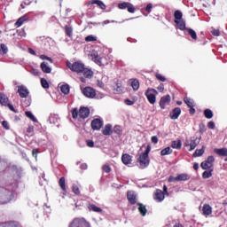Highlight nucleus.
Wrapping results in <instances>:
<instances>
[{"mask_svg":"<svg viewBox=\"0 0 227 227\" xmlns=\"http://www.w3.org/2000/svg\"><path fill=\"white\" fill-rule=\"evenodd\" d=\"M151 150L152 147L150 145H147L145 153H143L137 159L140 169H145V168H148V166L150 165V158L148 157V155L150 154Z\"/></svg>","mask_w":227,"mask_h":227,"instance_id":"obj_1","label":"nucleus"},{"mask_svg":"<svg viewBox=\"0 0 227 227\" xmlns=\"http://www.w3.org/2000/svg\"><path fill=\"white\" fill-rule=\"evenodd\" d=\"M67 68L70 69L71 72H75L76 74H82L84 72V63L81 61H76L72 64V62L67 61Z\"/></svg>","mask_w":227,"mask_h":227,"instance_id":"obj_2","label":"nucleus"},{"mask_svg":"<svg viewBox=\"0 0 227 227\" xmlns=\"http://www.w3.org/2000/svg\"><path fill=\"white\" fill-rule=\"evenodd\" d=\"M166 196H169V192H168V186L164 184L163 191L160 189H157L154 192L153 200H155V201H158V203H160L164 201V199L166 198Z\"/></svg>","mask_w":227,"mask_h":227,"instance_id":"obj_3","label":"nucleus"},{"mask_svg":"<svg viewBox=\"0 0 227 227\" xmlns=\"http://www.w3.org/2000/svg\"><path fill=\"white\" fill-rule=\"evenodd\" d=\"M68 227H91V224L84 217H75L69 223Z\"/></svg>","mask_w":227,"mask_h":227,"instance_id":"obj_4","label":"nucleus"},{"mask_svg":"<svg viewBox=\"0 0 227 227\" xmlns=\"http://www.w3.org/2000/svg\"><path fill=\"white\" fill-rule=\"evenodd\" d=\"M90 58L92 61H94V63H96V65H98L99 67H106V65H107V59L100 57V55H98V52L97 51H93L90 54Z\"/></svg>","mask_w":227,"mask_h":227,"instance_id":"obj_5","label":"nucleus"},{"mask_svg":"<svg viewBox=\"0 0 227 227\" xmlns=\"http://www.w3.org/2000/svg\"><path fill=\"white\" fill-rule=\"evenodd\" d=\"M214 162H215L214 156H208L206 160L201 162L200 168L202 169H212L214 168Z\"/></svg>","mask_w":227,"mask_h":227,"instance_id":"obj_6","label":"nucleus"},{"mask_svg":"<svg viewBox=\"0 0 227 227\" xmlns=\"http://www.w3.org/2000/svg\"><path fill=\"white\" fill-rule=\"evenodd\" d=\"M8 102V97H6L4 93H0V104H2V106H7V107H9L10 111H12V113H17V110L15 109V107H13V105Z\"/></svg>","mask_w":227,"mask_h":227,"instance_id":"obj_7","label":"nucleus"},{"mask_svg":"<svg viewBox=\"0 0 227 227\" xmlns=\"http://www.w3.org/2000/svg\"><path fill=\"white\" fill-rule=\"evenodd\" d=\"M157 93V90H155V89H148L145 91V97L148 100L149 103H151L152 105L155 104V102H157V97H155V94Z\"/></svg>","mask_w":227,"mask_h":227,"instance_id":"obj_8","label":"nucleus"},{"mask_svg":"<svg viewBox=\"0 0 227 227\" xmlns=\"http://www.w3.org/2000/svg\"><path fill=\"white\" fill-rule=\"evenodd\" d=\"M118 8L120 10H127L129 13H136V7H134V4L129 2H123L121 4H118Z\"/></svg>","mask_w":227,"mask_h":227,"instance_id":"obj_9","label":"nucleus"},{"mask_svg":"<svg viewBox=\"0 0 227 227\" xmlns=\"http://www.w3.org/2000/svg\"><path fill=\"white\" fill-rule=\"evenodd\" d=\"M82 94L87 98H95L97 97V90L91 87H85L82 90Z\"/></svg>","mask_w":227,"mask_h":227,"instance_id":"obj_10","label":"nucleus"},{"mask_svg":"<svg viewBox=\"0 0 227 227\" xmlns=\"http://www.w3.org/2000/svg\"><path fill=\"white\" fill-rule=\"evenodd\" d=\"M198 145H200V138L198 137L192 138L190 143H189V140H186L185 142V146H190V150H189L190 152H192V150H195Z\"/></svg>","mask_w":227,"mask_h":227,"instance_id":"obj_11","label":"nucleus"},{"mask_svg":"<svg viewBox=\"0 0 227 227\" xmlns=\"http://www.w3.org/2000/svg\"><path fill=\"white\" fill-rule=\"evenodd\" d=\"M169 104H171V96L166 95L161 97L160 100V109H166V106H169Z\"/></svg>","mask_w":227,"mask_h":227,"instance_id":"obj_12","label":"nucleus"},{"mask_svg":"<svg viewBox=\"0 0 227 227\" xmlns=\"http://www.w3.org/2000/svg\"><path fill=\"white\" fill-rule=\"evenodd\" d=\"M18 93L20 98H27L29 97V90L26 86H18Z\"/></svg>","mask_w":227,"mask_h":227,"instance_id":"obj_13","label":"nucleus"},{"mask_svg":"<svg viewBox=\"0 0 227 227\" xmlns=\"http://www.w3.org/2000/svg\"><path fill=\"white\" fill-rule=\"evenodd\" d=\"M91 129L92 130H100L104 126V121L100 119H94L91 121Z\"/></svg>","mask_w":227,"mask_h":227,"instance_id":"obj_14","label":"nucleus"},{"mask_svg":"<svg viewBox=\"0 0 227 227\" xmlns=\"http://www.w3.org/2000/svg\"><path fill=\"white\" fill-rule=\"evenodd\" d=\"M127 200L129 205H136L137 203V195H136V192L129 191L127 192Z\"/></svg>","mask_w":227,"mask_h":227,"instance_id":"obj_15","label":"nucleus"},{"mask_svg":"<svg viewBox=\"0 0 227 227\" xmlns=\"http://www.w3.org/2000/svg\"><path fill=\"white\" fill-rule=\"evenodd\" d=\"M182 114V109L180 107H176L169 114L171 120H178V117Z\"/></svg>","mask_w":227,"mask_h":227,"instance_id":"obj_16","label":"nucleus"},{"mask_svg":"<svg viewBox=\"0 0 227 227\" xmlns=\"http://www.w3.org/2000/svg\"><path fill=\"white\" fill-rule=\"evenodd\" d=\"M79 116L82 120H86V118L90 116V108L84 106L81 107L79 110Z\"/></svg>","mask_w":227,"mask_h":227,"instance_id":"obj_17","label":"nucleus"},{"mask_svg":"<svg viewBox=\"0 0 227 227\" xmlns=\"http://www.w3.org/2000/svg\"><path fill=\"white\" fill-rule=\"evenodd\" d=\"M121 162L125 166H129V164H132V157L129 153H124L121 156Z\"/></svg>","mask_w":227,"mask_h":227,"instance_id":"obj_18","label":"nucleus"},{"mask_svg":"<svg viewBox=\"0 0 227 227\" xmlns=\"http://www.w3.org/2000/svg\"><path fill=\"white\" fill-rule=\"evenodd\" d=\"M175 24H176V28L180 29V31H187L185 27V21L184 20H174Z\"/></svg>","mask_w":227,"mask_h":227,"instance_id":"obj_19","label":"nucleus"},{"mask_svg":"<svg viewBox=\"0 0 227 227\" xmlns=\"http://www.w3.org/2000/svg\"><path fill=\"white\" fill-rule=\"evenodd\" d=\"M89 4H97L98 8H100V10H106V8H107V6H106V4H104V2H102L101 0H90L89 2Z\"/></svg>","mask_w":227,"mask_h":227,"instance_id":"obj_20","label":"nucleus"},{"mask_svg":"<svg viewBox=\"0 0 227 227\" xmlns=\"http://www.w3.org/2000/svg\"><path fill=\"white\" fill-rule=\"evenodd\" d=\"M87 208L90 212H97L98 214H100L102 212V208L97 207L95 204L89 203L87 205Z\"/></svg>","mask_w":227,"mask_h":227,"instance_id":"obj_21","label":"nucleus"},{"mask_svg":"<svg viewBox=\"0 0 227 227\" xmlns=\"http://www.w3.org/2000/svg\"><path fill=\"white\" fill-rule=\"evenodd\" d=\"M202 214L206 216L210 215L212 214V207L208 204H204L202 207Z\"/></svg>","mask_w":227,"mask_h":227,"instance_id":"obj_22","label":"nucleus"},{"mask_svg":"<svg viewBox=\"0 0 227 227\" xmlns=\"http://www.w3.org/2000/svg\"><path fill=\"white\" fill-rule=\"evenodd\" d=\"M103 136H111L113 134V125L106 124L102 131Z\"/></svg>","mask_w":227,"mask_h":227,"instance_id":"obj_23","label":"nucleus"},{"mask_svg":"<svg viewBox=\"0 0 227 227\" xmlns=\"http://www.w3.org/2000/svg\"><path fill=\"white\" fill-rule=\"evenodd\" d=\"M137 205L138 207L139 213L143 215V217H145L148 212L146 206L143 205L142 203H137Z\"/></svg>","mask_w":227,"mask_h":227,"instance_id":"obj_24","label":"nucleus"},{"mask_svg":"<svg viewBox=\"0 0 227 227\" xmlns=\"http://www.w3.org/2000/svg\"><path fill=\"white\" fill-rule=\"evenodd\" d=\"M171 147L176 150H180L182 148V140H174L171 143Z\"/></svg>","mask_w":227,"mask_h":227,"instance_id":"obj_25","label":"nucleus"},{"mask_svg":"<svg viewBox=\"0 0 227 227\" xmlns=\"http://www.w3.org/2000/svg\"><path fill=\"white\" fill-rule=\"evenodd\" d=\"M41 70L44 74H51V72H52V69L51 68V67L47 66L45 62L41 63Z\"/></svg>","mask_w":227,"mask_h":227,"instance_id":"obj_26","label":"nucleus"},{"mask_svg":"<svg viewBox=\"0 0 227 227\" xmlns=\"http://www.w3.org/2000/svg\"><path fill=\"white\" fill-rule=\"evenodd\" d=\"M186 180H191V176L188 174H179L177 176V182H186Z\"/></svg>","mask_w":227,"mask_h":227,"instance_id":"obj_27","label":"nucleus"},{"mask_svg":"<svg viewBox=\"0 0 227 227\" xmlns=\"http://www.w3.org/2000/svg\"><path fill=\"white\" fill-rule=\"evenodd\" d=\"M214 152L217 155H220V157H227V149L226 148L215 149Z\"/></svg>","mask_w":227,"mask_h":227,"instance_id":"obj_28","label":"nucleus"},{"mask_svg":"<svg viewBox=\"0 0 227 227\" xmlns=\"http://www.w3.org/2000/svg\"><path fill=\"white\" fill-rule=\"evenodd\" d=\"M82 74H83L84 77L87 79H91L93 77V71H91V69L86 68V67H84V70L82 72Z\"/></svg>","mask_w":227,"mask_h":227,"instance_id":"obj_29","label":"nucleus"},{"mask_svg":"<svg viewBox=\"0 0 227 227\" xmlns=\"http://www.w3.org/2000/svg\"><path fill=\"white\" fill-rule=\"evenodd\" d=\"M26 20H27V16L24 15L20 17L15 23L16 27H20V26H22V24H24Z\"/></svg>","mask_w":227,"mask_h":227,"instance_id":"obj_30","label":"nucleus"},{"mask_svg":"<svg viewBox=\"0 0 227 227\" xmlns=\"http://www.w3.org/2000/svg\"><path fill=\"white\" fill-rule=\"evenodd\" d=\"M59 185L63 191V192H67V184H66L65 177H60V179L59 180Z\"/></svg>","mask_w":227,"mask_h":227,"instance_id":"obj_31","label":"nucleus"},{"mask_svg":"<svg viewBox=\"0 0 227 227\" xmlns=\"http://www.w3.org/2000/svg\"><path fill=\"white\" fill-rule=\"evenodd\" d=\"M184 102L188 107H194V100L189 97L184 98Z\"/></svg>","mask_w":227,"mask_h":227,"instance_id":"obj_32","label":"nucleus"},{"mask_svg":"<svg viewBox=\"0 0 227 227\" xmlns=\"http://www.w3.org/2000/svg\"><path fill=\"white\" fill-rule=\"evenodd\" d=\"M173 153V149L171 147H166L160 151V155L164 157L165 155H171Z\"/></svg>","mask_w":227,"mask_h":227,"instance_id":"obj_33","label":"nucleus"},{"mask_svg":"<svg viewBox=\"0 0 227 227\" xmlns=\"http://www.w3.org/2000/svg\"><path fill=\"white\" fill-rule=\"evenodd\" d=\"M204 116L207 120H212V118H214V112H212V110L207 108V109L204 110Z\"/></svg>","mask_w":227,"mask_h":227,"instance_id":"obj_34","label":"nucleus"},{"mask_svg":"<svg viewBox=\"0 0 227 227\" xmlns=\"http://www.w3.org/2000/svg\"><path fill=\"white\" fill-rule=\"evenodd\" d=\"M184 17V14L182 13V12L180 10H177L174 12V18L175 20H176V22L178 20H183L182 18Z\"/></svg>","mask_w":227,"mask_h":227,"instance_id":"obj_35","label":"nucleus"},{"mask_svg":"<svg viewBox=\"0 0 227 227\" xmlns=\"http://www.w3.org/2000/svg\"><path fill=\"white\" fill-rule=\"evenodd\" d=\"M25 116H27V118H29V120H31L35 123L38 121V120H36V117H35V115L33 114V113H31V111L25 112Z\"/></svg>","mask_w":227,"mask_h":227,"instance_id":"obj_36","label":"nucleus"},{"mask_svg":"<svg viewBox=\"0 0 227 227\" xmlns=\"http://www.w3.org/2000/svg\"><path fill=\"white\" fill-rule=\"evenodd\" d=\"M131 88L134 90V91H137V90H139V80L134 79L131 82Z\"/></svg>","mask_w":227,"mask_h":227,"instance_id":"obj_37","label":"nucleus"},{"mask_svg":"<svg viewBox=\"0 0 227 227\" xmlns=\"http://www.w3.org/2000/svg\"><path fill=\"white\" fill-rule=\"evenodd\" d=\"M186 31L188 32V35L192 36V40H198V35L196 34V31H194L192 28H187Z\"/></svg>","mask_w":227,"mask_h":227,"instance_id":"obj_38","label":"nucleus"},{"mask_svg":"<svg viewBox=\"0 0 227 227\" xmlns=\"http://www.w3.org/2000/svg\"><path fill=\"white\" fill-rule=\"evenodd\" d=\"M60 91L64 93V95H68V93H70V86H68V84L62 85Z\"/></svg>","mask_w":227,"mask_h":227,"instance_id":"obj_39","label":"nucleus"},{"mask_svg":"<svg viewBox=\"0 0 227 227\" xmlns=\"http://www.w3.org/2000/svg\"><path fill=\"white\" fill-rule=\"evenodd\" d=\"M65 31L66 35L69 36V38H72L74 35V29L72 28V27L65 26Z\"/></svg>","mask_w":227,"mask_h":227,"instance_id":"obj_40","label":"nucleus"},{"mask_svg":"<svg viewBox=\"0 0 227 227\" xmlns=\"http://www.w3.org/2000/svg\"><path fill=\"white\" fill-rule=\"evenodd\" d=\"M214 171V168H210L208 171H204L202 173V178L207 179V178H210V176H212V173Z\"/></svg>","mask_w":227,"mask_h":227,"instance_id":"obj_41","label":"nucleus"},{"mask_svg":"<svg viewBox=\"0 0 227 227\" xmlns=\"http://www.w3.org/2000/svg\"><path fill=\"white\" fill-rule=\"evenodd\" d=\"M41 86L44 88V90H49V82L45 80V78L41 79Z\"/></svg>","mask_w":227,"mask_h":227,"instance_id":"obj_42","label":"nucleus"},{"mask_svg":"<svg viewBox=\"0 0 227 227\" xmlns=\"http://www.w3.org/2000/svg\"><path fill=\"white\" fill-rule=\"evenodd\" d=\"M203 153H205V150L197 149L193 153V157H201V155H203Z\"/></svg>","mask_w":227,"mask_h":227,"instance_id":"obj_43","label":"nucleus"},{"mask_svg":"<svg viewBox=\"0 0 227 227\" xmlns=\"http://www.w3.org/2000/svg\"><path fill=\"white\" fill-rule=\"evenodd\" d=\"M199 132L200 134H204V132H207V126H205V123L199 124Z\"/></svg>","mask_w":227,"mask_h":227,"instance_id":"obj_44","label":"nucleus"},{"mask_svg":"<svg viewBox=\"0 0 227 227\" xmlns=\"http://www.w3.org/2000/svg\"><path fill=\"white\" fill-rule=\"evenodd\" d=\"M155 77L158 81H160L161 82H166V77L161 74L156 73Z\"/></svg>","mask_w":227,"mask_h":227,"instance_id":"obj_45","label":"nucleus"},{"mask_svg":"<svg viewBox=\"0 0 227 227\" xmlns=\"http://www.w3.org/2000/svg\"><path fill=\"white\" fill-rule=\"evenodd\" d=\"M72 191L74 194H76L77 196L79 194H81V190L79 189V186H77V184H73L72 186Z\"/></svg>","mask_w":227,"mask_h":227,"instance_id":"obj_46","label":"nucleus"},{"mask_svg":"<svg viewBox=\"0 0 227 227\" xmlns=\"http://www.w3.org/2000/svg\"><path fill=\"white\" fill-rule=\"evenodd\" d=\"M33 2L36 3L35 0H25L24 3L20 4V6L22 9H24L26 6H29V4H31Z\"/></svg>","mask_w":227,"mask_h":227,"instance_id":"obj_47","label":"nucleus"},{"mask_svg":"<svg viewBox=\"0 0 227 227\" xmlns=\"http://www.w3.org/2000/svg\"><path fill=\"white\" fill-rule=\"evenodd\" d=\"M78 117H79V110L77 108H74L72 110V118H74V120H77Z\"/></svg>","mask_w":227,"mask_h":227,"instance_id":"obj_48","label":"nucleus"},{"mask_svg":"<svg viewBox=\"0 0 227 227\" xmlns=\"http://www.w3.org/2000/svg\"><path fill=\"white\" fill-rule=\"evenodd\" d=\"M85 42H97V36L90 35L85 37Z\"/></svg>","mask_w":227,"mask_h":227,"instance_id":"obj_49","label":"nucleus"},{"mask_svg":"<svg viewBox=\"0 0 227 227\" xmlns=\"http://www.w3.org/2000/svg\"><path fill=\"white\" fill-rule=\"evenodd\" d=\"M2 51V54H6L8 52V47H6V44L1 43L0 44V52Z\"/></svg>","mask_w":227,"mask_h":227,"instance_id":"obj_50","label":"nucleus"},{"mask_svg":"<svg viewBox=\"0 0 227 227\" xmlns=\"http://www.w3.org/2000/svg\"><path fill=\"white\" fill-rule=\"evenodd\" d=\"M115 91L116 93H121V91H123V85H121V83H117Z\"/></svg>","mask_w":227,"mask_h":227,"instance_id":"obj_51","label":"nucleus"},{"mask_svg":"<svg viewBox=\"0 0 227 227\" xmlns=\"http://www.w3.org/2000/svg\"><path fill=\"white\" fill-rule=\"evenodd\" d=\"M118 24V21L116 20H104L101 24L102 26H106V24Z\"/></svg>","mask_w":227,"mask_h":227,"instance_id":"obj_52","label":"nucleus"},{"mask_svg":"<svg viewBox=\"0 0 227 227\" xmlns=\"http://www.w3.org/2000/svg\"><path fill=\"white\" fill-rule=\"evenodd\" d=\"M102 169L105 173H111V167L109 165H104Z\"/></svg>","mask_w":227,"mask_h":227,"instance_id":"obj_53","label":"nucleus"},{"mask_svg":"<svg viewBox=\"0 0 227 227\" xmlns=\"http://www.w3.org/2000/svg\"><path fill=\"white\" fill-rule=\"evenodd\" d=\"M114 132L115 134H117L118 136H121V129L120 128V126H115V127L114 128Z\"/></svg>","mask_w":227,"mask_h":227,"instance_id":"obj_54","label":"nucleus"},{"mask_svg":"<svg viewBox=\"0 0 227 227\" xmlns=\"http://www.w3.org/2000/svg\"><path fill=\"white\" fill-rule=\"evenodd\" d=\"M2 126H3L4 129H5L6 130H10V124H8V121H2Z\"/></svg>","mask_w":227,"mask_h":227,"instance_id":"obj_55","label":"nucleus"},{"mask_svg":"<svg viewBox=\"0 0 227 227\" xmlns=\"http://www.w3.org/2000/svg\"><path fill=\"white\" fill-rule=\"evenodd\" d=\"M153 8V4H148L145 7V12H147V13H150L152 12V9Z\"/></svg>","mask_w":227,"mask_h":227,"instance_id":"obj_56","label":"nucleus"},{"mask_svg":"<svg viewBox=\"0 0 227 227\" xmlns=\"http://www.w3.org/2000/svg\"><path fill=\"white\" fill-rule=\"evenodd\" d=\"M207 128L211 129V130H214V129H215V123L214 121H209L207 123Z\"/></svg>","mask_w":227,"mask_h":227,"instance_id":"obj_57","label":"nucleus"},{"mask_svg":"<svg viewBox=\"0 0 227 227\" xmlns=\"http://www.w3.org/2000/svg\"><path fill=\"white\" fill-rule=\"evenodd\" d=\"M40 58L42 59H47V61H50V63H53L52 59H51V57H47V55H41Z\"/></svg>","mask_w":227,"mask_h":227,"instance_id":"obj_58","label":"nucleus"},{"mask_svg":"<svg viewBox=\"0 0 227 227\" xmlns=\"http://www.w3.org/2000/svg\"><path fill=\"white\" fill-rule=\"evenodd\" d=\"M212 35L213 36H221V32L218 29H214Z\"/></svg>","mask_w":227,"mask_h":227,"instance_id":"obj_59","label":"nucleus"},{"mask_svg":"<svg viewBox=\"0 0 227 227\" xmlns=\"http://www.w3.org/2000/svg\"><path fill=\"white\" fill-rule=\"evenodd\" d=\"M87 146H89V148H93V146H95V142H93V140H87Z\"/></svg>","mask_w":227,"mask_h":227,"instance_id":"obj_60","label":"nucleus"},{"mask_svg":"<svg viewBox=\"0 0 227 227\" xmlns=\"http://www.w3.org/2000/svg\"><path fill=\"white\" fill-rule=\"evenodd\" d=\"M151 141L152 143H153L154 145H157V143H159V138L157 137V136H153L151 137Z\"/></svg>","mask_w":227,"mask_h":227,"instance_id":"obj_61","label":"nucleus"},{"mask_svg":"<svg viewBox=\"0 0 227 227\" xmlns=\"http://www.w3.org/2000/svg\"><path fill=\"white\" fill-rule=\"evenodd\" d=\"M189 114L193 116V114H196V109L194 108V106H190L189 107Z\"/></svg>","mask_w":227,"mask_h":227,"instance_id":"obj_62","label":"nucleus"},{"mask_svg":"<svg viewBox=\"0 0 227 227\" xmlns=\"http://www.w3.org/2000/svg\"><path fill=\"white\" fill-rule=\"evenodd\" d=\"M125 104L126 106H134V101L130 100V99H125Z\"/></svg>","mask_w":227,"mask_h":227,"instance_id":"obj_63","label":"nucleus"},{"mask_svg":"<svg viewBox=\"0 0 227 227\" xmlns=\"http://www.w3.org/2000/svg\"><path fill=\"white\" fill-rule=\"evenodd\" d=\"M157 90H158L159 91H160V92L164 91V83H160V84L158 86Z\"/></svg>","mask_w":227,"mask_h":227,"instance_id":"obj_64","label":"nucleus"}]
</instances>
